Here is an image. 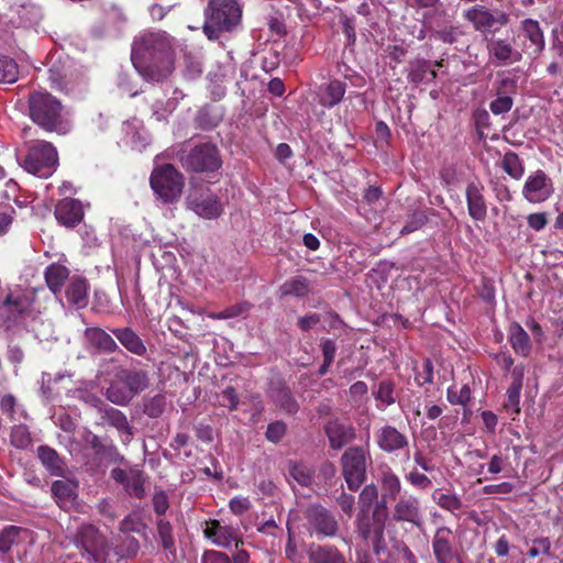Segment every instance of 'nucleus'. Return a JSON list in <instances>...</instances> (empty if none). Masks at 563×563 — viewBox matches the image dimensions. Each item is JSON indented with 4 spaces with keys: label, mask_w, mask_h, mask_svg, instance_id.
I'll list each match as a JSON object with an SVG mask.
<instances>
[{
    "label": "nucleus",
    "mask_w": 563,
    "mask_h": 563,
    "mask_svg": "<svg viewBox=\"0 0 563 563\" xmlns=\"http://www.w3.org/2000/svg\"><path fill=\"white\" fill-rule=\"evenodd\" d=\"M131 60L144 80L164 81L174 70L175 41L163 31L143 33L133 42Z\"/></svg>",
    "instance_id": "f257e3e1"
},
{
    "label": "nucleus",
    "mask_w": 563,
    "mask_h": 563,
    "mask_svg": "<svg viewBox=\"0 0 563 563\" xmlns=\"http://www.w3.org/2000/svg\"><path fill=\"white\" fill-rule=\"evenodd\" d=\"M31 119L47 132L64 135L71 130V120L62 103L52 95L35 91L29 99Z\"/></svg>",
    "instance_id": "f03ea898"
},
{
    "label": "nucleus",
    "mask_w": 563,
    "mask_h": 563,
    "mask_svg": "<svg viewBox=\"0 0 563 563\" xmlns=\"http://www.w3.org/2000/svg\"><path fill=\"white\" fill-rule=\"evenodd\" d=\"M242 18V9L236 0H210L206 22L205 34L210 40H217L219 33L230 32L239 25Z\"/></svg>",
    "instance_id": "7ed1b4c3"
},
{
    "label": "nucleus",
    "mask_w": 563,
    "mask_h": 563,
    "mask_svg": "<svg viewBox=\"0 0 563 563\" xmlns=\"http://www.w3.org/2000/svg\"><path fill=\"white\" fill-rule=\"evenodd\" d=\"M18 161L27 173L47 178L58 166V154L51 143L34 141L26 145V153L19 155Z\"/></svg>",
    "instance_id": "20e7f679"
},
{
    "label": "nucleus",
    "mask_w": 563,
    "mask_h": 563,
    "mask_svg": "<svg viewBox=\"0 0 563 563\" xmlns=\"http://www.w3.org/2000/svg\"><path fill=\"white\" fill-rule=\"evenodd\" d=\"M150 185L163 203H174L181 197L185 178L172 164H164L153 169Z\"/></svg>",
    "instance_id": "39448f33"
},
{
    "label": "nucleus",
    "mask_w": 563,
    "mask_h": 563,
    "mask_svg": "<svg viewBox=\"0 0 563 563\" xmlns=\"http://www.w3.org/2000/svg\"><path fill=\"white\" fill-rule=\"evenodd\" d=\"M179 161L184 168L195 173H212L222 166L219 151L211 143H202L189 151H181Z\"/></svg>",
    "instance_id": "423d86ee"
},
{
    "label": "nucleus",
    "mask_w": 563,
    "mask_h": 563,
    "mask_svg": "<svg viewBox=\"0 0 563 563\" xmlns=\"http://www.w3.org/2000/svg\"><path fill=\"white\" fill-rule=\"evenodd\" d=\"M369 460L368 451L362 446L350 448L342 454V475L350 490H357L365 482Z\"/></svg>",
    "instance_id": "0eeeda50"
},
{
    "label": "nucleus",
    "mask_w": 563,
    "mask_h": 563,
    "mask_svg": "<svg viewBox=\"0 0 563 563\" xmlns=\"http://www.w3.org/2000/svg\"><path fill=\"white\" fill-rule=\"evenodd\" d=\"M76 544L81 549V555L95 563H106L109 545L104 536L89 523L82 525L76 534Z\"/></svg>",
    "instance_id": "6e6552de"
},
{
    "label": "nucleus",
    "mask_w": 563,
    "mask_h": 563,
    "mask_svg": "<svg viewBox=\"0 0 563 563\" xmlns=\"http://www.w3.org/2000/svg\"><path fill=\"white\" fill-rule=\"evenodd\" d=\"M187 206L198 217L212 220L223 213V206L219 197L209 188H195L187 197Z\"/></svg>",
    "instance_id": "1a4fd4ad"
},
{
    "label": "nucleus",
    "mask_w": 563,
    "mask_h": 563,
    "mask_svg": "<svg viewBox=\"0 0 563 563\" xmlns=\"http://www.w3.org/2000/svg\"><path fill=\"white\" fill-rule=\"evenodd\" d=\"M463 16L476 31L490 32L508 23V15L501 10H489L484 5H474L464 11Z\"/></svg>",
    "instance_id": "9d476101"
},
{
    "label": "nucleus",
    "mask_w": 563,
    "mask_h": 563,
    "mask_svg": "<svg viewBox=\"0 0 563 563\" xmlns=\"http://www.w3.org/2000/svg\"><path fill=\"white\" fill-rule=\"evenodd\" d=\"M554 192L551 178L543 170L530 174L522 188L523 198L530 203H541Z\"/></svg>",
    "instance_id": "9b49d317"
},
{
    "label": "nucleus",
    "mask_w": 563,
    "mask_h": 563,
    "mask_svg": "<svg viewBox=\"0 0 563 563\" xmlns=\"http://www.w3.org/2000/svg\"><path fill=\"white\" fill-rule=\"evenodd\" d=\"M308 529L318 538L333 537L338 531L334 516L320 505H312L307 509Z\"/></svg>",
    "instance_id": "f8f14e48"
},
{
    "label": "nucleus",
    "mask_w": 563,
    "mask_h": 563,
    "mask_svg": "<svg viewBox=\"0 0 563 563\" xmlns=\"http://www.w3.org/2000/svg\"><path fill=\"white\" fill-rule=\"evenodd\" d=\"M368 514L357 516V531L363 539L379 540L383 537L384 523L387 516V506L385 500L382 504L375 505L373 511V523H371Z\"/></svg>",
    "instance_id": "ddd939ff"
},
{
    "label": "nucleus",
    "mask_w": 563,
    "mask_h": 563,
    "mask_svg": "<svg viewBox=\"0 0 563 563\" xmlns=\"http://www.w3.org/2000/svg\"><path fill=\"white\" fill-rule=\"evenodd\" d=\"M111 477L123 485L129 495L136 498H142L144 496L145 475L142 471L137 468H113L111 471Z\"/></svg>",
    "instance_id": "4468645a"
},
{
    "label": "nucleus",
    "mask_w": 563,
    "mask_h": 563,
    "mask_svg": "<svg viewBox=\"0 0 563 563\" xmlns=\"http://www.w3.org/2000/svg\"><path fill=\"white\" fill-rule=\"evenodd\" d=\"M203 532L206 538L217 547L229 548L232 543L238 545L239 529L222 525L219 520L208 521Z\"/></svg>",
    "instance_id": "2eb2a0df"
},
{
    "label": "nucleus",
    "mask_w": 563,
    "mask_h": 563,
    "mask_svg": "<svg viewBox=\"0 0 563 563\" xmlns=\"http://www.w3.org/2000/svg\"><path fill=\"white\" fill-rule=\"evenodd\" d=\"M55 217L65 227H75L84 218L82 205L79 200L65 198L55 208Z\"/></svg>",
    "instance_id": "dca6fc26"
},
{
    "label": "nucleus",
    "mask_w": 563,
    "mask_h": 563,
    "mask_svg": "<svg viewBox=\"0 0 563 563\" xmlns=\"http://www.w3.org/2000/svg\"><path fill=\"white\" fill-rule=\"evenodd\" d=\"M123 142L132 150L142 151L148 142V134L142 121L136 118L128 120L122 125Z\"/></svg>",
    "instance_id": "f3484780"
},
{
    "label": "nucleus",
    "mask_w": 563,
    "mask_h": 563,
    "mask_svg": "<svg viewBox=\"0 0 563 563\" xmlns=\"http://www.w3.org/2000/svg\"><path fill=\"white\" fill-rule=\"evenodd\" d=\"M394 519L397 521H408L418 526L421 519L418 498L412 495L401 496L395 505Z\"/></svg>",
    "instance_id": "a211bd4d"
},
{
    "label": "nucleus",
    "mask_w": 563,
    "mask_h": 563,
    "mask_svg": "<svg viewBox=\"0 0 563 563\" xmlns=\"http://www.w3.org/2000/svg\"><path fill=\"white\" fill-rule=\"evenodd\" d=\"M330 446L334 450L342 449L346 443L354 439V429L350 424H344L338 420L327 423L324 428Z\"/></svg>",
    "instance_id": "6ab92c4d"
},
{
    "label": "nucleus",
    "mask_w": 563,
    "mask_h": 563,
    "mask_svg": "<svg viewBox=\"0 0 563 563\" xmlns=\"http://www.w3.org/2000/svg\"><path fill=\"white\" fill-rule=\"evenodd\" d=\"M452 531L446 527L437 530L432 548L438 563H450L453 559Z\"/></svg>",
    "instance_id": "aec40b11"
},
{
    "label": "nucleus",
    "mask_w": 563,
    "mask_h": 563,
    "mask_svg": "<svg viewBox=\"0 0 563 563\" xmlns=\"http://www.w3.org/2000/svg\"><path fill=\"white\" fill-rule=\"evenodd\" d=\"M484 187L477 183L468 184L466 199L468 213L474 220H484L487 214V207L483 196Z\"/></svg>",
    "instance_id": "412c9836"
},
{
    "label": "nucleus",
    "mask_w": 563,
    "mask_h": 563,
    "mask_svg": "<svg viewBox=\"0 0 563 563\" xmlns=\"http://www.w3.org/2000/svg\"><path fill=\"white\" fill-rule=\"evenodd\" d=\"M52 494L63 509H69L77 498V483L69 479H57L52 484Z\"/></svg>",
    "instance_id": "4be33fe9"
},
{
    "label": "nucleus",
    "mask_w": 563,
    "mask_h": 563,
    "mask_svg": "<svg viewBox=\"0 0 563 563\" xmlns=\"http://www.w3.org/2000/svg\"><path fill=\"white\" fill-rule=\"evenodd\" d=\"M521 35L523 36L527 49L533 54H540L544 48V36L539 22L532 19H526L521 22Z\"/></svg>",
    "instance_id": "5701e85b"
},
{
    "label": "nucleus",
    "mask_w": 563,
    "mask_h": 563,
    "mask_svg": "<svg viewBox=\"0 0 563 563\" xmlns=\"http://www.w3.org/2000/svg\"><path fill=\"white\" fill-rule=\"evenodd\" d=\"M345 91L346 85L343 81L339 79L330 80L328 84L320 87L318 92L319 103L322 107L332 108L342 101Z\"/></svg>",
    "instance_id": "b1692460"
},
{
    "label": "nucleus",
    "mask_w": 563,
    "mask_h": 563,
    "mask_svg": "<svg viewBox=\"0 0 563 563\" xmlns=\"http://www.w3.org/2000/svg\"><path fill=\"white\" fill-rule=\"evenodd\" d=\"M489 56L499 65H509L521 59V54L505 40H495L488 44Z\"/></svg>",
    "instance_id": "393cba45"
},
{
    "label": "nucleus",
    "mask_w": 563,
    "mask_h": 563,
    "mask_svg": "<svg viewBox=\"0 0 563 563\" xmlns=\"http://www.w3.org/2000/svg\"><path fill=\"white\" fill-rule=\"evenodd\" d=\"M377 443L383 451L388 453L400 450L408 444L407 438L390 426L380 429L377 434Z\"/></svg>",
    "instance_id": "a878e982"
},
{
    "label": "nucleus",
    "mask_w": 563,
    "mask_h": 563,
    "mask_svg": "<svg viewBox=\"0 0 563 563\" xmlns=\"http://www.w3.org/2000/svg\"><path fill=\"white\" fill-rule=\"evenodd\" d=\"M66 300L69 306L84 308L88 303V284L85 278L73 277L66 287Z\"/></svg>",
    "instance_id": "bb28decb"
},
{
    "label": "nucleus",
    "mask_w": 563,
    "mask_h": 563,
    "mask_svg": "<svg viewBox=\"0 0 563 563\" xmlns=\"http://www.w3.org/2000/svg\"><path fill=\"white\" fill-rule=\"evenodd\" d=\"M119 377L133 398L148 387V376L144 371L123 368L119 371Z\"/></svg>",
    "instance_id": "cd10ccee"
},
{
    "label": "nucleus",
    "mask_w": 563,
    "mask_h": 563,
    "mask_svg": "<svg viewBox=\"0 0 563 563\" xmlns=\"http://www.w3.org/2000/svg\"><path fill=\"white\" fill-rule=\"evenodd\" d=\"M85 336L88 343L100 352L111 353L118 349V344L113 338L100 328H87Z\"/></svg>",
    "instance_id": "c85d7f7f"
},
{
    "label": "nucleus",
    "mask_w": 563,
    "mask_h": 563,
    "mask_svg": "<svg viewBox=\"0 0 563 563\" xmlns=\"http://www.w3.org/2000/svg\"><path fill=\"white\" fill-rule=\"evenodd\" d=\"M112 332L120 341V343L131 353L143 355L146 352V347L143 341L130 328L114 329Z\"/></svg>",
    "instance_id": "c756f323"
},
{
    "label": "nucleus",
    "mask_w": 563,
    "mask_h": 563,
    "mask_svg": "<svg viewBox=\"0 0 563 563\" xmlns=\"http://www.w3.org/2000/svg\"><path fill=\"white\" fill-rule=\"evenodd\" d=\"M69 277V269L58 263H53L48 265L45 269V280L48 286V288L57 295L65 280Z\"/></svg>",
    "instance_id": "7c9ffc66"
},
{
    "label": "nucleus",
    "mask_w": 563,
    "mask_h": 563,
    "mask_svg": "<svg viewBox=\"0 0 563 563\" xmlns=\"http://www.w3.org/2000/svg\"><path fill=\"white\" fill-rule=\"evenodd\" d=\"M310 563H347L338 549L328 545H318L309 552Z\"/></svg>",
    "instance_id": "2f4dec72"
},
{
    "label": "nucleus",
    "mask_w": 563,
    "mask_h": 563,
    "mask_svg": "<svg viewBox=\"0 0 563 563\" xmlns=\"http://www.w3.org/2000/svg\"><path fill=\"white\" fill-rule=\"evenodd\" d=\"M509 340L517 354L527 356L530 353V338L520 324L514 323L510 325Z\"/></svg>",
    "instance_id": "473e14b6"
},
{
    "label": "nucleus",
    "mask_w": 563,
    "mask_h": 563,
    "mask_svg": "<svg viewBox=\"0 0 563 563\" xmlns=\"http://www.w3.org/2000/svg\"><path fill=\"white\" fill-rule=\"evenodd\" d=\"M4 306L8 309V311L12 314L19 316L22 319H26L31 316L32 310V300L27 295L16 296L13 297L12 295L8 296Z\"/></svg>",
    "instance_id": "72a5a7b5"
},
{
    "label": "nucleus",
    "mask_w": 563,
    "mask_h": 563,
    "mask_svg": "<svg viewBox=\"0 0 563 563\" xmlns=\"http://www.w3.org/2000/svg\"><path fill=\"white\" fill-rule=\"evenodd\" d=\"M106 395L108 400L120 406H124L133 399L131 393L123 385V382H121L119 372L115 374L114 380L108 387Z\"/></svg>",
    "instance_id": "f704fd0d"
},
{
    "label": "nucleus",
    "mask_w": 563,
    "mask_h": 563,
    "mask_svg": "<svg viewBox=\"0 0 563 563\" xmlns=\"http://www.w3.org/2000/svg\"><path fill=\"white\" fill-rule=\"evenodd\" d=\"M380 484L384 490L383 498L395 499L400 493L401 484L399 477L389 468L386 467L382 472Z\"/></svg>",
    "instance_id": "c9c22d12"
},
{
    "label": "nucleus",
    "mask_w": 563,
    "mask_h": 563,
    "mask_svg": "<svg viewBox=\"0 0 563 563\" xmlns=\"http://www.w3.org/2000/svg\"><path fill=\"white\" fill-rule=\"evenodd\" d=\"M282 296L303 297L309 292V280L303 276H296L280 287Z\"/></svg>",
    "instance_id": "e433bc0d"
},
{
    "label": "nucleus",
    "mask_w": 563,
    "mask_h": 563,
    "mask_svg": "<svg viewBox=\"0 0 563 563\" xmlns=\"http://www.w3.org/2000/svg\"><path fill=\"white\" fill-rule=\"evenodd\" d=\"M514 373L517 374L518 380L515 382L507 390V402L505 404V409L511 416H517L520 412L519 401L521 390V373H517V369H515ZM512 419H515V417H512Z\"/></svg>",
    "instance_id": "4c0bfd02"
},
{
    "label": "nucleus",
    "mask_w": 563,
    "mask_h": 563,
    "mask_svg": "<svg viewBox=\"0 0 563 563\" xmlns=\"http://www.w3.org/2000/svg\"><path fill=\"white\" fill-rule=\"evenodd\" d=\"M38 457L43 465L53 474H59L63 470V463L55 450L48 446L38 448Z\"/></svg>",
    "instance_id": "58836bf2"
},
{
    "label": "nucleus",
    "mask_w": 563,
    "mask_h": 563,
    "mask_svg": "<svg viewBox=\"0 0 563 563\" xmlns=\"http://www.w3.org/2000/svg\"><path fill=\"white\" fill-rule=\"evenodd\" d=\"M378 490L377 487L374 484L366 485L358 496V508L360 514L366 515L369 512L372 506L376 503L382 504L383 501L378 503Z\"/></svg>",
    "instance_id": "ea45409f"
},
{
    "label": "nucleus",
    "mask_w": 563,
    "mask_h": 563,
    "mask_svg": "<svg viewBox=\"0 0 563 563\" xmlns=\"http://www.w3.org/2000/svg\"><path fill=\"white\" fill-rule=\"evenodd\" d=\"M104 417L111 426H113L120 432L125 433L128 438L131 437V428L129 421L122 411L109 407L104 410Z\"/></svg>",
    "instance_id": "a19ab883"
},
{
    "label": "nucleus",
    "mask_w": 563,
    "mask_h": 563,
    "mask_svg": "<svg viewBox=\"0 0 563 563\" xmlns=\"http://www.w3.org/2000/svg\"><path fill=\"white\" fill-rule=\"evenodd\" d=\"M504 170L512 178L520 179L523 176L525 167L516 153H506L503 158Z\"/></svg>",
    "instance_id": "79ce46f5"
},
{
    "label": "nucleus",
    "mask_w": 563,
    "mask_h": 563,
    "mask_svg": "<svg viewBox=\"0 0 563 563\" xmlns=\"http://www.w3.org/2000/svg\"><path fill=\"white\" fill-rule=\"evenodd\" d=\"M18 64L14 59L2 56L0 57V82L12 84L18 79Z\"/></svg>",
    "instance_id": "37998d69"
},
{
    "label": "nucleus",
    "mask_w": 563,
    "mask_h": 563,
    "mask_svg": "<svg viewBox=\"0 0 563 563\" xmlns=\"http://www.w3.org/2000/svg\"><path fill=\"white\" fill-rule=\"evenodd\" d=\"M375 399L380 402L379 408H386L395 402L394 385L388 380L380 382L376 391L374 393Z\"/></svg>",
    "instance_id": "c03bdc74"
},
{
    "label": "nucleus",
    "mask_w": 563,
    "mask_h": 563,
    "mask_svg": "<svg viewBox=\"0 0 563 563\" xmlns=\"http://www.w3.org/2000/svg\"><path fill=\"white\" fill-rule=\"evenodd\" d=\"M446 398L452 405L465 406L471 399V389L468 385H463L460 388L451 386L448 388Z\"/></svg>",
    "instance_id": "a18cd8bd"
},
{
    "label": "nucleus",
    "mask_w": 563,
    "mask_h": 563,
    "mask_svg": "<svg viewBox=\"0 0 563 563\" xmlns=\"http://www.w3.org/2000/svg\"><path fill=\"white\" fill-rule=\"evenodd\" d=\"M140 544L139 541L130 536H126L122 541L121 545H117L115 553L120 558H132L135 556L139 552Z\"/></svg>",
    "instance_id": "49530a36"
},
{
    "label": "nucleus",
    "mask_w": 563,
    "mask_h": 563,
    "mask_svg": "<svg viewBox=\"0 0 563 563\" xmlns=\"http://www.w3.org/2000/svg\"><path fill=\"white\" fill-rule=\"evenodd\" d=\"M11 442L19 449H24L31 443V435L25 426L19 424L13 427L11 432Z\"/></svg>",
    "instance_id": "de8ad7c7"
},
{
    "label": "nucleus",
    "mask_w": 563,
    "mask_h": 563,
    "mask_svg": "<svg viewBox=\"0 0 563 563\" xmlns=\"http://www.w3.org/2000/svg\"><path fill=\"white\" fill-rule=\"evenodd\" d=\"M173 528L168 521L163 519L157 522V532L161 539L162 545L165 550H172L174 548Z\"/></svg>",
    "instance_id": "09e8293b"
},
{
    "label": "nucleus",
    "mask_w": 563,
    "mask_h": 563,
    "mask_svg": "<svg viewBox=\"0 0 563 563\" xmlns=\"http://www.w3.org/2000/svg\"><path fill=\"white\" fill-rule=\"evenodd\" d=\"M49 80L52 86L59 90L68 89V74L66 70L60 69L56 65L49 68Z\"/></svg>",
    "instance_id": "8fccbe9b"
},
{
    "label": "nucleus",
    "mask_w": 563,
    "mask_h": 563,
    "mask_svg": "<svg viewBox=\"0 0 563 563\" xmlns=\"http://www.w3.org/2000/svg\"><path fill=\"white\" fill-rule=\"evenodd\" d=\"M144 523L139 514H131L126 516L120 523V531L123 533L141 532L144 529Z\"/></svg>",
    "instance_id": "3c124183"
},
{
    "label": "nucleus",
    "mask_w": 563,
    "mask_h": 563,
    "mask_svg": "<svg viewBox=\"0 0 563 563\" xmlns=\"http://www.w3.org/2000/svg\"><path fill=\"white\" fill-rule=\"evenodd\" d=\"M514 101L510 96L497 95V98L489 104L490 111L496 114H504L510 111Z\"/></svg>",
    "instance_id": "603ef678"
},
{
    "label": "nucleus",
    "mask_w": 563,
    "mask_h": 563,
    "mask_svg": "<svg viewBox=\"0 0 563 563\" xmlns=\"http://www.w3.org/2000/svg\"><path fill=\"white\" fill-rule=\"evenodd\" d=\"M64 378V374H56L52 376L49 373L42 374V383H41V395L46 399H51L53 396V384L62 380Z\"/></svg>",
    "instance_id": "864d4df0"
},
{
    "label": "nucleus",
    "mask_w": 563,
    "mask_h": 563,
    "mask_svg": "<svg viewBox=\"0 0 563 563\" xmlns=\"http://www.w3.org/2000/svg\"><path fill=\"white\" fill-rule=\"evenodd\" d=\"M19 533V528H5L0 534V551L7 553L11 550Z\"/></svg>",
    "instance_id": "5fc2aeb1"
},
{
    "label": "nucleus",
    "mask_w": 563,
    "mask_h": 563,
    "mask_svg": "<svg viewBox=\"0 0 563 563\" xmlns=\"http://www.w3.org/2000/svg\"><path fill=\"white\" fill-rule=\"evenodd\" d=\"M276 404L286 412L295 413L298 410L296 400L287 390H282L275 398Z\"/></svg>",
    "instance_id": "6e6d98bb"
},
{
    "label": "nucleus",
    "mask_w": 563,
    "mask_h": 563,
    "mask_svg": "<svg viewBox=\"0 0 563 563\" xmlns=\"http://www.w3.org/2000/svg\"><path fill=\"white\" fill-rule=\"evenodd\" d=\"M219 402L222 407L235 410L239 405V396L233 387H227L220 395Z\"/></svg>",
    "instance_id": "4d7b16f0"
},
{
    "label": "nucleus",
    "mask_w": 563,
    "mask_h": 563,
    "mask_svg": "<svg viewBox=\"0 0 563 563\" xmlns=\"http://www.w3.org/2000/svg\"><path fill=\"white\" fill-rule=\"evenodd\" d=\"M415 380L419 386L430 384L433 380V365L431 360L426 358L422 363V368L415 376Z\"/></svg>",
    "instance_id": "13d9d810"
},
{
    "label": "nucleus",
    "mask_w": 563,
    "mask_h": 563,
    "mask_svg": "<svg viewBox=\"0 0 563 563\" xmlns=\"http://www.w3.org/2000/svg\"><path fill=\"white\" fill-rule=\"evenodd\" d=\"M164 407H165V398L161 395H157V396L151 398L145 404L144 410L147 416H150L152 418H156L163 412Z\"/></svg>",
    "instance_id": "bf43d9fd"
},
{
    "label": "nucleus",
    "mask_w": 563,
    "mask_h": 563,
    "mask_svg": "<svg viewBox=\"0 0 563 563\" xmlns=\"http://www.w3.org/2000/svg\"><path fill=\"white\" fill-rule=\"evenodd\" d=\"M290 475L301 486H308L311 483V472L305 465H294Z\"/></svg>",
    "instance_id": "052dcab7"
},
{
    "label": "nucleus",
    "mask_w": 563,
    "mask_h": 563,
    "mask_svg": "<svg viewBox=\"0 0 563 563\" xmlns=\"http://www.w3.org/2000/svg\"><path fill=\"white\" fill-rule=\"evenodd\" d=\"M438 505L449 511H456L462 507L460 498L453 494H441L437 498Z\"/></svg>",
    "instance_id": "680f3d73"
},
{
    "label": "nucleus",
    "mask_w": 563,
    "mask_h": 563,
    "mask_svg": "<svg viewBox=\"0 0 563 563\" xmlns=\"http://www.w3.org/2000/svg\"><path fill=\"white\" fill-rule=\"evenodd\" d=\"M286 432V424L280 421L269 423L266 430V438L271 442H278Z\"/></svg>",
    "instance_id": "e2e57ef3"
},
{
    "label": "nucleus",
    "mask_w": 563,
    "mask_h": 563,
    "mask_svg": "<svg viewBox=\"0 0 563 563\" xmlns=\"http://www.w3.org/2000/svg\"><path fill=\"white\" fill-rule=\"evenodd\" d=\"M551 542L548 538H539L533 540L532 547L528 551L530 558H536L540 554L549 553Z\"/></svg>",
    "instance_id": "0e129e2a"
},
{
    "label": "nucleus",
    "mask_w": 563,
    "mask_h": 563,
    "mask_svg": "<svg viewBox=\"0 0 563 563\" xmlns=\"http://www.w3.org/2000/svg\"><path fill=\"white\" fill-rule=\"evenodd\" d=\"M516 90H517V80L511 77L501 78L497 82V86H496L497 95L510 96L511 93H515Z\"/></svg>",
    "instance_id": "69168bd1"
},
{
    "label": "nucleus",
    "mask_w": 563,
    "mask_h": 563,
    "mask_svg": "<svg viewBox=\"0 0 563 563\" xmlns=\"http://www.w3.org/2000/svg\"><path fill=\"white\" fill-rule=\"evenodd\" d=\"M407 481L416 486V487H419V488H429L431 487L432 483L430 481V478L428 476H426L424 474L422 473H419L417 471H412L410 472L408 475H407Z\"/></svg>",
    "instance_id": "338daca9"
},
{
    "label": "nucleus",
    "mask_w": 563,
    "mask_h": 563,
    "mask_svg": "<svg viewBox=\"0 0 563 563\" xmlns=\"http://www.w3.org/2000/svg\"><path fill=\"white\" fill-rule=\"evenodd\" d=\"M201 563H231V560L223 552L209 550L202 555Z\"/></svg>",
    "instance_id": "774afa93"
}]
</instances>
